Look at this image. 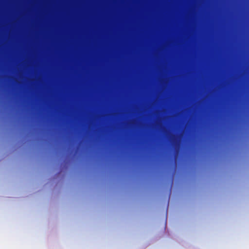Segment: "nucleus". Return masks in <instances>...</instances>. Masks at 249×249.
Listing matches in <instances>:
<instances>
[{"instance_id":"nucleus-2","label":"nucleus","mask_w":249,"mask_h":249,"mask_svg":"<svg viewBox=\"0 0 249 249\" xmlns=\"http://www.w3.org/2000/svg\"><path fill=\"white\" fill-rule=\"evenodd\" d=\"M167 211V210H166ZM167 212H166V214L167 215Z\"/></svg>"},{"instance_id":"nucleus-1","label":"nucleus","mask_w":249,"mask_h":249,"mask_svg":"<svg viewBox=\"0 0 249 249\" xmlns=\"http://www.w3.org/2000/svg\"><path fill=\"white\" fill-rule=\"evenodd\" d=\"M169 199H170V198L169 197V198H168V201L169 200ZM168 203H169V201L168 202ZM168 204L167 205V207H168Z\"/></svg>"}]
</instances>
